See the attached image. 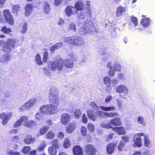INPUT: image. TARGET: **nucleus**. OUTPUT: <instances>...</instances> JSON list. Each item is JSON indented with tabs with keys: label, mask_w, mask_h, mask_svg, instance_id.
<instances>
[{
	"label": "nucleus",
	"mask_w": 155,
	"mask_h": 155,
	"mask_svg": "<svg viewBox=\"0 0 155 155\" xmlns=\"http://www.w3.org/2000/svg\"><path fill=\"white\" fill-rule=\"evenodd\" d=\"M58 91L53 87L49 90V97L51 103L41 106L39 110L41 113L44 114H52L56 113L58 110V107L59 104Z\"/></svg>",
	"instance_id": "obj_1"
},
{
	"label": "nucleus",
	"mask_w": 155,
	"mask_h": 155,
	"mask_svg": "<svg viewBox=\"0 0 155 155\" xmlns=\"http://www.w3.org/2000/svg\"><path fill=\"white\" fill-rule=\"evenodd\" d=\"M68 68L73 67L74 64L73 61L69 59L65 60V61L62 59H59L55 61H49L48 63V67L51 71L56 70L57 68L59 70H61L63 68L64 65Z\"/></svg>",
	"instance_id": "obj_2"
},
{
	"label": "nucleus",
	"mask_w": 155,
	"mask_h": 155,
	"mask_svg": "<svg viewBox=\"0 0 155 155\" xmlns=\"http://www.w3.org/2000/svg\"><path fill=\"white\" fill-rule=\"evenodd\" d=\"M64 41L66 43L77 46H81L84 43L83 38L76 36L65 37L64 38Z\"/></svg>",
	"instance_id": "obj_3"
},
{
	"label": "nucleus",
	"mask_w": 155,
	"mask_h": 155,
	"mask_svg": "<svg viewBox=\"0 0 155 155\" xmlns=\"http://www.w3.org/2000/svg\"><path fill=\"white\" fill-rule=\"evenodd\" d=\"M16 42L15 39H8L5 44L6 45L2 47V50L4 52H11L12 51V48H14L16 47Z\"/></svg>",
	"instance_id": "obj_4"
},
{
	"label": "nucleus",
	"mask_w": 155,
	"mask_h": 155,
	"mask_svg": "<svg viewBox=\"0 0 155 155\" xmlns=\"http://www.w3.org/2000/svg\"><path fill=\"white\" fill-rule=\"evenodd\" d=\"M4 22L8 23L11 25H13L14 20L9 10L5 9L3 11Z\"/></svg>",
	"instance_id": "obj_5"
},
{
	"label": "nucleus",
	"mask_w": 155,
	"mask_h": 155,
	"mask_svg": "<svg viewBox=\"0 0 155 155\" xmlns=\"http://www.w3.org/2000/svg\"><path fill=\"white\" fill-rule=\"evenodd\" d=\"M84 150L87 155H95L97 152L96 148L93 144H90L85 146Z\"/></svg>",
	"instance_id": "obj_6"
},
{
	"label": "nucleus",
	"mask_w": 155,
	"mask_h": 155,
	"mask_svg": "<svg viewBox=\"0 0 155 155\" xmlns=\"http://www.w3.org/2000/svg\"><path fill=\"white\" fill-rule=\"evenodd\" d=\"M12 112H9L6 114L5 113H1L0 114V118L2 120V123L5 125L7 124L9 120L12 116Z\"/></svg>",
	"instance_id": "obj_7"
},
{
	"label": "nucleus",
	"mask_w": 155,
	"mask_h": 155,
	"mask_svg": "<svg viewBox=\"0 0 155 155\" xmlns=\"http://www.w3.org/2000/svg\"><path fill=\"white\" fill-rule=\"evenodd\" d=\"M144 134L143 133L136 134L134 135V147L137 146L138 147H140L142 145L141 139V137L142 136H144Z\"/></svg>",
	"instance_id": "obj_8"
},
{
	"label": "nucleus",
	"mask_w": 155,
	"mask_h": 155,
	"mask_svg": "<svg viewBox=\"0 0 155 155\" xmlns=\"http://www.w3.org/2000/svg\"><path fill=\"white\" fill-rule=\"evenodd\" d=\"M71 120V117L69 114L64 113L61 114V121L63 125H66L69 123Z\"/></svg>",
	"instance_id": "obj_9"
},
{
	"label": "nucleus",
	"mask_w": 155,
	"mask_h": 155,
	"mask_svg": "<svg viewBox=\"0 0 155 155\" xmlns=\"http://www.w3.org/2000/svg\"><path fill=\"white\" fill-rule=\"evenodd\" d=\"M117 146L116 143L112 142L108 143L106 146V151L109 154H111L115 151Z\"/></svg>",
	"instance_id": "obj_10"
},
{
	"label": "nucleus",
	"mask_w": 155,
	"mask_h": 155,
	"mask_svg": "<svg viewBox=\"0 0 155 155\" xmlns=\"http://www.w3.org/2000/svg\"><path fill=\"white\" fill-rule=\"evenodd\" d=\"M74 155H83V149L79 145H75L72 149Z\"/></svg>",
	"instance_id": "obj_11"
},
{
	"label": "nucleus",
	"mask_w": 155,
	"mask_h": 155,
	"mask_svg": "<svg viewBox=\"0 0 155 155\" xmlns=\"http://www.w3.org/2000/svg\"><path fill=\"white\" fill-rule=\"evenodd\" d=\"M76 124L74 122L70 123L66 127V131L68 133H72L76 128Z\"/></svg>",
	"instance_id": "obj_12"
},
{
	"label": "nucleus",
	"mask_w": 155,
	"mask_h": 155,
	"mask_svg": "<svg viewBox=\"0 0 155 155\" xmlns=\"http://www.w3.org/2000/svg\"><path fill=\"white\" fill-rule=\"evenodd\" d=\"M112 130L119 135H124L126 134L125 130L122 126L114 127L112 128Z\"/></svg>",
	"instance_id": "obj_13"
},
{
	"label": "nucleus",
	"mask_w": 155,
	"mask_h": 155,
	"mask_svg": "<svg viewBox=\"0 0 155 155\" xmlns=\"http://www.w3.org/2000/svg\"><path fill=\"white\" fill-rule=\"evenodd\" d=\"M80 31L84 35L91 32V29L89 27V25L86 22L84 23L83 27L80 29Z\"/></svg>",
	"instance_id": "obj_14"
},
{
	"label": "nucleus",
	"mask_w": 155,
	"mask_h": 155,
	"mask_svg": "<svg viewBox=\"0 0 155 155\" xmlns=\"http://www.w3.org/2000/svg\"><path fill=\"white\" fill-rule=\"evenodd\" d=\"M97 113L98 114H102L104 113L106 116L110 118L115 117L118 115V113L116 112H104L102 111H98Z\"/></svg>",
	"instance_id": "obj_15"
},
{
	"label": "nucleus",
	"mask_w": 155,
	"mask_h": 155,
	"mask_svg": "<svg viewBox=\"0 0 155 155\" xmlns=\"http://www.w3.org/2000/svg\"><path fill=\"white\" fill-rule=\"evenodd\" d=\"M116 91L117 93H124V94H127L128 92L127 89L123 85H120L118 86L116 89Z\"/></svg>",
	"instance_id": "obj_16"
},
{
	"label": "nucleus",
	"mask_w": 155,
	"mask_h": 155,
	"mask_svg": "<svg viewBox=\"0 0 155 155\" xmlns=\"http://www.w3.org/2000/svg\"><path fill=\"white\" fill-rule=\"evenodd\" d=\"M110 123L111 124L116 126H120L122 124L121 120L120 118H115L112 119L110 120Z\"/></svg>",
	"instance_id": "obj_17"
},
{
	"label": "nucleus",
	"mask_w": 155,
	"mask_h": 155,
	"mask_svg": "<svg viewBox=\"0 0 155 155\" xmlns=\"http://www.w3.org/2000/svg\"><path fill=\"white\" fill-rule=\"evenodd\" d=\"M33 8L32 5L30 4H27L25 7V14L26 16H29L31 13Z\"/></svg>",
	"instance_id": "obj_18"
},
{
	"label": "nucleus",
	"mask_w": 155,
	"mask_h": 155,
	"mask_svg": "<svg viewBox=\"0 0 155 155\" xmlns=\"http://www.w3.org/2000/svg\"><path fill=\"white\" fill-rule=\"evenodd\" d=\"M36 100L34 98L30 99L27 102L24 104V106L26 108L28 109L34 105L36 103Z\"/></svg>",
	"instance_id": "obj_19"
},
{
	"label": "nucleus",
	"mask_w": 155,
	"mask_h": 155,
	"mask_svg": "<svg viewBox=\"0 0 155 155\" xmlns=\"http://www.w3.org/2000/svg\"><path fill=\"white\" fill-rule=\"evenodd\" d=\"M74 7L70 5H68L64 10V12L66 15L68 17L71 16L73 14V11L72 10Z\"/></svg>",
	"instance_id": "obj_20"
},
{
	"label": "nucleus",
	"mask_w": 155,
	"mask_h": 155,
	"mask_svg": "<svg viewBox=\"0 0 155 155\" xmlns=\"http://www.w3.org/2000/svg\"><path fill=\"white\" fill-rule=\"evenodd\" d=\"M35 138H33L31 135H28L26 136L25 139L24 140V141L25 143L29 144L32 143L35 140Z\"/></svg>",
	"instance_id": "obj_21"
},
{
	"label": "nucleus",
	"mask_w": 155,
	"mask_h": 155,
	"mask_svg": "<svg viewBox=\"0 0 155 155\" xmlns=\"http://www.w3.org/2000/svg\"><path fill=\"white\" fill-rule=\"evenodd\" d=\"M141 24L145 28L148 27L150 24V19L147 18H143L140 21Z\"/></svg>",
	"instance_id": "obj_22"
},
{
	"label": "nucleus",
	"mask_w": 155,
	"mask_h": 155,
	"mask_svg": "<svg viewBox=\"0 0 155 155\" xmlns=\"http://www.w3.org/2000/svg\"><path fill=\"white\" fill-rule=\"evenodd\" d=\"M74 8H76L78 11H82L84 8V4L81 1H78L75 4Z\"/></svg>",
	"instance_id": "obj_23"
},
{
	"label": "nucleus",
	"mask_w": 155,
	"mask_h": 155,
	"mask_svg": "<svg viewBox=\"0 0 155 155\" xmlns=\"http://www.w3.org/2000/svg\"><path fill=\"white\" fill-rule=\"evenodd\" d=\"M50 144L51 146L58 149L60 147V144L58 140L57 139H53L50 142Z\"/></svg>",
	"instance_id": "obj_24"
},
{
	"label": "nucleus",
	"mask_w": 155,
	"mask_h": 155,
	"mask_svg": "<svg viewBox=\"0 0 155 155\" xmlns=\"http://www.w3.org/2000/svg\"><path fill=\"white\" fill-rule=\"evenodd\" d=\"M125 144L122 141H120L117 146V148L119 151H125L127 150L126 148Z\"/></svg>",
	"instance_id": "obj_25"
},
{
	"label": "nucleus",
	"mask_w": 155,
	"mask_h": 155,
	"mask_svg": "<svg viewBox=\"0 0 155 155\" xmlns=\"http://www.w3.org/2000/svg\"><path fill=\"white\" fill-rule=\"evenodd\" d=\"M36 125L35 121L33 120H30L25 123L24 125L25 127L31 128L33 127Z\"/></svg>",
	"instance_id": "obj_26"
},
{
	"label": "nucleus",
	"mask_w": 155,
	"mask_h": 155,
	"mask_svg": "<svg viewBox=\"0 0 155 155\" xmlns=\"http://www.w3.org/2000/svg\"><path fill=\"white\" fill-rule=\"evenodd\" d=\"M57 148L52 146H49L48 147V151L49 154L51 155H56L57 153Z\"/></svg>",
	"instance_id": "obj_27"
},
{
	"label": "nucleus",
	"mask_w": 155,
	"mask_h": 155,
	"mask_svg": "<svg viewBox=\"0 0 155 155\" xmlns=\"http://www.w3.org/2000/svg\"><path fill=\"white\" fill-rule=\"evenodd\" d=\"M125 8L120 6L117 7L116 12V15L117 17L122 15L124 12H125Z\"/></svg>",
	"instance_id": "obj_28"
},
{
	"label": "nucleus",
	"mask_w": 155,
	"mask_h": 155,
	"mask_svg": "<svg viewBox=\"0 0 155 155\" xmlns=\"http://www.w3.org/2000/svg\"><path fill=\"white\" fill-rule=\"evenodd\" d=\"M5 53L6 54L3 55L2 61L3 62H8L11 60L12 55L9 54L10 52Z\"/></svg>",
	"instance_id": "obj_29"
},
{
	"label": "nucleus",
	"mask_w": 155,
	"mask_h": 155,
	"mask_svg": "<svg viewBox=\"0 0 155 155\" xmlns=\"http://www.w3.org/2000/svg\"><path fill=\"white\" fill-rule=\"evenodd\" d=\"M46 146V142L43 140L42 141L41 143L38 147L37 150L38 151H41L44 150Z\"/></svg>",
	"instance_id": "obj_30"
},
{
	"label": "nucleus",
	"mask_w": 155,
	"mask_h": 155,
	"mask_svg": "<svg viewBox=\"0 0 155 155\" xmlns=\"http://www.w3.org/2000/svg\"><path fill=\"white\" fill-rule=\"evenodd\" d=\"M55 136V134L51 131H48L45 135L46 138L47 139H53Z\"/></svg>",
	"instance_id": "obj_31"
},
{
	"label": "nucleus",
	"mask_w": 155,
	"mask_h": 155,
	"mask_svg": "<svg viewBox=\"0 0 155 155\" xmlns=\"http://www.w3.org/2000/svg\"><path fill=\"white\" fill-rule=\"evenodd\" d=\"M71 145V142L69 139L67 138H65L64 140L63 143V147L65 149L69 148Z\"/></svg>",
	"instance_id": "obj_32"
},
{
	"label": "nucleus",
	"mask_w": 155,
	"mask_h": 155,
	"mask_svg": "<svg viewBox=\"0 0 155 155\" xmlns=\"http://www.w3.org/2000/svg\"><path fill=\"white\" fill-rule=\"evenodd\" d=\"M74 116L76 119H79L81 116L82 113L79 109H76L74 113Z\"/></svg>",
	"instance_id": "obj_33"
},
{
	"label": "nucleus",
	"mask_w": 155,
	"mask_h": 155,
	"mask_svg": "<svg viewBox=\"0 0 155 155\" xmlns=\"http://www.w3.org/2000/svg\"><path fill=\"white\" fill-rule=\"evenodd\" d=\"M1 31L3 33L5 34H9L10 32H12V30L10 28H7L5 26L2 27Z\"/></svg>",
	"instance_id": "obj_34"
},
{
	"label": "nucleus",
	"mask_w": 155,
	"mask_h": 155,
	"mask_svg": "<svg viewBox=\"0 0 155 155\" xmlns=\"http://www.w3.org/2000/svg\"><path fill=\"white\" fill-rule=\"evenodd\" d=\"M144 145L147 147H150L151 146V143L149 138L146 136L144 137Z\"/></svg>",
	"instance_id": "obj_35"
},
{
	"label": "nucleus",
	"mask_w": 155,
	"mask_h": 155,
	"mask_svg": "<svg viewBox=\"0 0 155 155\" xmlns=\"http://www.w3.org/2000/svg\"><path fill=\"white\" fill-rule=\"evenodd\" d=\"M35 61L37 64L41 65L43 64L41 57L39 54H37L35 56Z\"/></svg>",
	"instance_id": "obj_36"
},
{
	"label": "nucleus",
	"mask_w": 155,
	"mask_h": 155,
	"mask_svg": "<svg viewBox=\"0 0 155 155\" xmlns=\"http://www.w3.org/2000/svg\"><path fill=\"white\" fill-rule=\"evenodd\" d=\"M20 6L18 4L14 5L12 7V12L13 13H17L20 10Z\"/></svg>",
	"instance_id": "obj_37"
},
{
	"label": "nucleus",
	"mask_w": 155,
	"mask_h": 155,
	"mask_svg": "<svg viewBox=\"0 0 155 155\" xmlns=\"http://www.w3.org/2000/svg\"><path fill=\"white\" fill-rule=\"evenodd\" d=\"M49 127L44 126L39 130V133L41 135H44L48 130Z\"/></svg>",
	"instance_id": "obj_38"
},
{
	"label": "nucleus",
	"mask_w": 155,
	"mask_h": 155,
	"mask_svg": "<svg viewBox=\"0 0 155 155\" xmlns=\"http://www.w3.org/2000/svg\"><path fill=\"white\" fill-rule=\"evenodd\" d=\"M100 107L102 110L104 111L113 110L115 109V107L113 106L105 107L102 106H101Z\"/></svg>",
	"instance_id": "obj_39"
},
{
	"label": "nucleus",
	"mask_w": 155,
	"mask_h": 155,
	"mask_svg": "<svg viewBox=\"0 0 155 155\" xmlns=\"http://www.w3.org/2000/svg\"><path fill=\"white\" fill-rule=\"evenodd\" d=\"M87 115L89 118L92 120H94L97 118L96 116L94 114H93L91 111L89 112H87Z\"/></svg>",
	"instance_id": "obj_40"
},
{
	"label": "nucleus",
	"mask_w": 155,
	"mask_h": 155,
	"mask_svg": "<svg viewBox=\"0 0 155 155\" xmlns=\"http://www.w3.org/2000/svg\"><path fill=\"white\" fill-rule=\"evenodd\" d=\"M31 150V147L29 146H25L24 147L21 151L24 154H27L29 153Z\"/></svg>",
	"instance_id": "obj_41"
},
{
	"label": "nucleus",
	"mask_w": 155,
	"mask_h": 155,
	"mask_svg": "<svg viewBox=\"0 0 155 155\" xmlns=\"http://www.w3.org/2000/svg\"><path fill=\"white\" fill-rule=\"evenodd\" d=\"M89 105L93 110H97L99 108L98 107L94 101L91 102Z\"/></svg>",
	"instance_id": "obj_42"
},
{
	"label": "nucleus",
	"mask_w": 155,
	"mask_h": 155,
	"mask_svg": "<svg viewBox=\"0 0 155 155\" xmlns=\"http://www.w3.org/2000/svg\"><path fill=\"white\" fill-rule=\"evenodd\" d=\"M130 20L135 26H137L138 25V21L136 17L131 16L130 17Z\"/></svg>",
	"instance_id": "obj_43"
},
{
	"label": "nucleus",
	"mask_w": 155,
	"mask_h": 155,
	"mask_svg": "<svg viewBox=\"0 0 155 155\" xmlns=\"http://www.w3.org/2000/svg\"><path fill=\"white\" fill-rule=\"evenodd\" d=\"M48 53L47 51H45L44 52L42 58L43 62H46L48 58Z\"/></svg>",
	"instance_id": "obj_44"
},
{
	"label": "nucleus",
	"mask_w": 155,
	"mask_h": 155,
	"mask_svg": "<svg viewBox=\"0 0 155 155\" xmlns=\"http://www.w3.org/2000/svg\"><path fill=\"white\" fill-rule=\"evenodd\" d=\"M87 130L85 127L82 126L81 127V132L82 135L83 136H86L87 134Z\"/></svg>",
	"instance_id": "obj_45"
},
{
	"label": "nucleus",
	"mask_w": 155,
	"mask_h": 155,
	"mask_svg": "<svg viewBox=\"0 0 155 155\" xmlns=\"http://www.w3.org/2000/svg\"><path fill=\"white\" fill-rule=\"evenodd\" d=\"M104 81L105 84L108 85L109 86H110V80L109 77H105L104 78Z\"/></svg>",
	"instance_id": "obj_46"
},
{
	"label": "nucleus",
	"mask_w": 155,
	"mask_h": 155,
	"mask_svg": "<svg viewBox=\"0 0 155 155\" xmlns=\"http://www.w3.org/2000/svg\"><path fill=\"white\" fill-rule=\"evenodd\" d=\"M27 26V23L26 22H25L23 25L21 30V33H25L27 32L28 30Z\"/></svg>",
	"instance_id": "obj_47"
},
{
	"label": "nucleus",
	"mask_w": 155,
	"mask_h": 155,
	"mask_svg": "<svg viewBox=\"0 0 155 155\" xmlns=\"http://www.w3.org/2000/svg\"><path fill=\"white\" fill-rule=\"evenodd\" d=\"M28 119V117L26 116H22L19 119L21 124H22L23 122H26Z\"/></svg>",
	"instance_id": "obj_48"
},
{
	"label": "nucleus",
	"mask_w": 155,
	"mask_h": 155,
	"mask_svg": "<svg viewBox=\"0 0 155 155\" xmlns=\"http://www.w3.org/2000/svg\"><path fill=\"white\" fill-rule=\"evenodd\" d=\"M44 11L46 14H48L50 11V7L48 3H46L44 6Z\"/></svg>",
	"instance_id": "obj_49"
},
{
	"label": "nucleus",
	"mask_w": 155,
	"mask_h": 155,
	"mask_svg": "<svg viewBox=\"0 0 155 155\" xmlns=\"http://www.w3.org/2000/svg\"><path fill=\"white\" fill-rule=\"evenodd\" d=\"M68 29L73 30L74 31H75L76 30L75 25L73 23L70 24L69 25Z\"/></svg>",
	"instance_id": "obj_50"
},
{
	"label": "nucleus",
	"mask_w": 155,
	"mask_h": 155,
	"mask_svg": "<svg viewBox=\"0 0 155 155\" xmlns=\"http://www.w3.org/2000/svg\"><path fill=\"white\" fill-rule=\"evenodd\" d=\"M87 127L88 129L90 131H94L95 129L94 127L93 124L91 123H89L87 124Z\"/></svg>",
	"instance_id": "obj_51"
},
{
	"label": "nucleus",
	"mask_w": 155,
	"mask_h": 155,
	"mask_svg": "<svg viewBox=\"0 0 155 155\" xmlns=\"http://www.w3.org/2000/svg\"><path fill=\"white\" fill-rule=\"evenodd\" d=\"M9 155H21L20 153L17 151H14L13 150H10L8 152Z\"/></svg>",
	"instance_id": "obj_52"
},
{
	"label": "nucleus",
	"mask_w": 155,
	"mask_h": 155,
	"mask_svg": "<svg viewBox=\"0 0 155 155\" xmlns=\"http://www.w3.org/2000/svg\"><path fill=\"white\" fill-rule=\"evenodd\" d=\"M21 124H22L21 122L18 119L14 124V127L15 128L20 126Z\"/></svg>",
	"instance_id": "obj_53"
},
{
	"label": "nucleus",
	"mask_w": 155,
	"mask_h": 155,
	"mask_svg": "<svg viewBox=\"0 0 155 155\" xmlns=\"http://www.w3.org/2000/svg\"><path fill=\"white\" fill-rule=\"evenodd\" d=\"M82 122L84 124H86L87 122V118L85 114H84L82 116Z\"/></svg>",
	"instance_id": "obj_54"
},
{
	"label": "nucleus",
	"mask_w": 155,
	"mask_h": 155,
	"mask_svg": "<svg viewBox=\"0 0 155 155\" xmlns=\"http://www.w3.org/2000/svg\"><path fill=\"white\" fill-rule=\"evenodd\" d=\"M109 75L111 77L114 75L115 74V70L112 69V67L110 68V70L108 72Z\"/></svg>",
	"instance_id": "obj_55"
},
{
	"label": "nucleus",
	"mask_w": 155,
	"mask_h": 155,
	"mask_svg": "<svg viewBox=\"0 0 155 155\" xmlns=\"http://www.w3.org/2000/svg\"><path fill=\"white\" fill-rule=\"evenodd\" d=\"M57 49H59L63 46V44L62 42H58L54 44Z\"/></svg>",
	"instance_id": "obj_56"
},
{
	"label": "nucleus",
	"mask_w": 155,
	"mask_h": 155,
	"mask_svg": "<svg viewBox=\"0 0 155 155\" xmlns=\"http://www.w3.org/2000/svg\"><path fill=\"white\" fill-rule=\"evenodd\" d=\"M112 97L111 95L107 96L105 100V102L107 103H109L112 100Z\"/></svg>",
	"instance_id": "obj_57"
},
{
	"label": "nucleus",
	"mask_w": 155,
	"mask_h": 155,
	"mask_svg": "<svg viewBox=\"0 0 155 155\" xmlns=\"http://www.w3.org/2000/svg\"><path fill=\"white\" fill-rule=\"evenodd\" d=\"M64 136V135L62 132H59L57 134L58 137L60 139L63 138Z\"/></svg>",
	"instance_id": "obj_58"
},
{
	"label": "nucleus",
	"mask_w": 155,
	"mask_h": 155,
	"mask_svg": "<svg viewBox=\"0 0 155 155\" xmlns=\"http://www.w3.org/2000/svg\"><path fill=\"white\" fill-rule=\"evenodd\" d=\"M122 139L124 140L123 141L125 144L126 143L129 141V138L126 136H124L122 137Z\"/></svg>",
	"instance_id": "obj_59"
},
{
	"label": "nucleus",
	"mask_w": 155,
	"mask_h": 155,
	"mask_svg": "<svg viewBox=\"0 0 155 155\" xmlns=\"http://www.w3.org/2000/svg\"><path fill=\"white\" fill-rule=\"evenodd\" d=\"M114 135V134L113 133H111L109 134L106 137L107 141H108L110 140H111L112 138Z\"/></svg>",
	"instance_id": "obj_60"
},
{
	"label": "nucleus",
	"mask_w": 155,
	"mask_h": 155,
	"mask_svg": "<svg viewBox=\"0 0 155 155\" xmlns=\"http://www.w3.org/2000/svg\"><path fill=\"white\" fill-rule=\"evenodd\" d=\"M138 122L140 124H143L144 123L143 118L140 116L139 117L138 119Z\"/></svg>",
	"instance_id": "obj_61"
},
{
	"label": "nucleus",
	"mask_w": 155,
	"mask_h": 155,
	"mask_svg": "<svg viewBox=\"0 0 155 155\" xmlns=\"http://www.w3.org/2000/svg\"><path fill=\"white\" fill-rule=\"evenodd\" d=\"M62 0H54V4L56 6L59 5L62 3Z\"/></svg>",
	"instance_id": "obj_62"
},
{
	"label": "nucleus",
	"mask_w": 155,
	"mask_h": 155,
	"mask_svg": "<svg viewBox=\"0 0 155 155\" xmlns=\"http://www.w3.org/2000/svg\"><path fill=\"white\" fill-rule=\"evenodd\" d=\"M7 0H0V8L3 7Z\"/></svg>",
	"instance_id": "obj_63"
},
{
	"label": "nucleus",
	"mask_w": 155,
	"mask_h": 155,
	"mask_svg": "<svg viewBox=\"0 0 155 155\" xmlns=\"http://www.w3.org/2000/svg\"><path fill=\"white\" fill-rule=\"evenodd\" d=\"M36 150H33L29 152L28 155H36Z\"/></svg>",
	"instance_id": "obj_64"
}]
</instances>
